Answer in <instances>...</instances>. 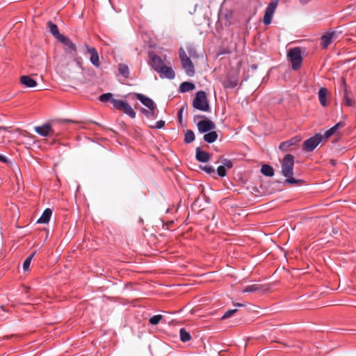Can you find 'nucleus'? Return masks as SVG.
Here are the masks:
<instances>
[{
  "instance_id": "f257e3e1",
  "label": "nucleus",
  "mask_w": 356,
  "mask_h": 356,
  "mask_svg": "<svg viewBox=\"0 0 356 356\" xmlns=\"http://www.w3.org/2000/svg\"><path fill=\"white\" fill-rule=\"evenodd\" d=\"M294 157L292 154H286L282 161V174L286 179L284 184L298 185L302 184V179H296L293 177V175Z\"/></svg>"
},
{
  "instance_id": "f03ea898",
  "label": "nucleus",
  "mask_w": 356,
  "mask_h": 356,
  "mask_svg": "<svg viewBox=\"0 0 356 356\" xmlns=\"http://www.w3.org/2000/svg\"><path fill=\"white\" fill-rule=\"evenodd\" d=\"M193 106L202 111H209L210 106L205 92L198 91L193 101Z\"/></svg>"
},
{
  "instance_id": "7ed1b4c3",
  "label": "nucleus",
  "mask_w": 356,
  "mask_h": 356,
  "mask_svg": "<svg viewBox=\"0 0 356 356\" xmlns=\"http://www.w3.org/2000/svg\"><path fill=\"white\" fill-rule=\"evenodd\" d=\"M59 41L66 47L65 50V52L71 54L74 57V60L76 64L80 67H82V59L80 57H76V47L72 40L64 35L63 37H61V39H60Z\"/></svg>"
},
{
  "instance_id": "20e7f679",
  "label": "nucleus",
  "mask_w": 356,
  "mask_h": 356,
  "mask_svg": "<svg viewBox=\"0 0 356 356\" xmlns=\"http://www.w3.org/2000/svg\"><path fill=\"white\" fill-rule=\"evenodd\" d=\"M287 56L292 64V69L293 70H298L302 62L300 49L299 47L290 49L288 51Z\"/></svg>"
},
{
  "instance_id": "39448f33",
  "label": "nucleus",
  "mask_w": 356,
  "mask_h": 356,
  "mask_svg": "<svg viewBox=\"0 0 356 356\" xmlns=\"http://www.w3.org/2000/svg\"><path fill=\"white\" fill-rule=\"evenodd\" d=\"M179 58L181 62L182 67L186 74L190 76L195 74V67L190 58L186 54L185 51L181 48L179 49Z\"/></svg>"
},
{
  "instance_id": "423d86ee",
  "label": "nucleus",
  "mask_w": 356,
  "mask_h": 356,
  "mask_svg": "<svg viewBox=\"0 0 356 356\" xmlns=\"http://www.w3.org/2000/svg\"><path fill=\"white\" fill-rule=\"evenodd\" d=\"M113 106L119 111L124 112L131 118H135L136 113L131 106L126 102L120 99H112Z\"/></svg>"
},
{
  "instance_id": "0eeeda50",
  "label": "nucleus",
  "mask_w": 356,
  "mask_h": 356,
  "mask_svg": "<svg viewBox=\"0 0 356 356\" xmlns=\"http://www.w3.org/2000/svg\"><path fill=\"white\" fill-rule=\"evenodd\" d=\"M323 135L321 134H316L304 142L302 149L305 152H312L318 146L321 142L323 141Z\"/></svg>"
},
{
  "instance_id": "6e6552de",
  "label": "nucleus",
  "mask_w": 356,
  "mask_h": 356,
  "mask_svg": "<svg viewBox=\"0 0 356 356\" xmlns=\"http://www.w3.org/2000/svg\"><path fill=\"white\" fill-rule=\"evenodd\" d=\"M277 1H272L270 2L265 10V14L263 19V22L266 25H268L272 22V18L273 16V14L275 13V10L276 9V7L277 6Z\"/></svg>"
},
{
  "instance_id": "1a4fd4ad",
  "label": "nucleus",
  "mask_w": 356,
  "mask_h": 356,
  "mask_svg": "<svg viewBox=\"0 0 356 356\" xmlns=\"http://www.w3.org/2000/svg\"><path fill=\"white\" fill-rule=\"evenodd\" d=\"M197 127L200 133H207L213 130L216 128V124L211 120L206 118L200 121L197 124Z\"/></svg>"
},
{
  "instance_id": "9d476101",
  "label": "nucleus",
  "mask_w": 356,
  "mask_h": 356,
  "mask_svg": "<svg viewBox=\"0 0 356 356\" xmlns=\"http://www.w3.org/2000/svg\"><path fill=\"white\" fill-rule=\"evenodd\" d=\"M238 83V75L236 72L229 73L222 82V85L225 88H234Z\"/></svg>"
},
{
  "instance_id": "9b49d317",
  "label": "nucleus",
  "mask_w": 356,
  "mask_h": 356,
  "mask_svg": "<svg viewBox=\"0 0 356 356\" xmlns=\"http://www.w3.org/2000/svg\"><path fill=\"white\" fill-rule=\"evenodd\" d=\"M270 285L269 284H254L252 285L247 286L243 290V293H256L259 291L266 292L269 291Z\"/></svg>"
},
{
  "instance_id": "f8f14e48",
  "label": "nucleus",
  "mask_w": 356,
  "mask_h": 356,
  "mask_svg": "<svg viewBox=\"0 0 356 356\" xmlns=\"http://www.w3.org/2000/svg\"><path fill=\"white\" fill-rule=\"evenodd\" d=\"M341 85L343 92V102L348 106H352L354 105V101L351 99L350 96V92L348 90V87L346 85V79L344 78H341Z\"/></svg>"
},
{
  "instance_id": "ddd939ff",
  "label": "nucleus",
  "mask_w": 356,
  "mask_h": 356,
  "mask_svg": "<svg viewBox=\"0 0 356 356\" xmlns=\"http://www.w3.org/2000/svg\"><path fill=\"white\" fill-rule=\"evenodd\" d=\"M34 130L38 134L42 136H52L54 134V131L50 124H44L42 126L35 127Z\"/></svg>"
},
{
  "instance_id": "4468645a",
  "label": "nucleus",
  "mask_w": 356,
  "mask_h": 356,
  "mask_svg": "<svg viewBox=\"0 0 356 356\" xmlns=\"http://www.w3.org/2000/svg\"><path fill=\"white\" fill-rule=\"evenodd\" d=\"M149 56L150 58V65L154 68V70L158 72L159 70H161L163 66L165 65L162 59L153 52L150 53Z\"/></svg>"
},
{
  "instance_id": "2eb2a0df",
  "label": "nucleus",
  "mask_w": 356,
  "mask_h": 356,
  "mask_svg": "<svg viewBox=\"0 0 356 356\" xmlns=\"http://www.w3.org/2000/svg\"><path fill=\"white\" fill-rule=\"evenodd\" d=\"M302 140L299 136H295L289 140L282 142L280 144L279 149L282 152H286L289 150L291 146L298 144Z\"/></svg>"
},
{
  "instance_id": "dca6fc26",
  "label": "nucleus",
  "mask_w": 356,
  "mask_h": 356,
  "mask_svg": "<svg viewBox=\"0 0 356 356\" xmlns=\"http://www.w3.org/2000/svg\"><path fill=\"white\" fill-rule=\"evenodd\" d=\"M86 47L88 53L90 55V62L94 66L99 67L100 66L99 57L96 49L94 47H90L88 45H86Z\"/></svg>"
},
{
  "instance_id": "f3484780",
  "label": "nucleus",
  "mask_w": 356,
  "mask_h": 356,
  "mask_svg": "<svg viewBox=\"0 0 356 356\" xmlns=\"http://www.w3.org/2000/svg\"><path fill=\"white\" fill-rule=\"evenodd\" d=\"M136 98L140 101V102L147 107L149 110L156 109V106L154 102L150 98L145 97V95L136 93Z\"/></svg>"
},
{
  "instance_id": "a211bd4d",
  "label": "nucleus",
  "mask_w": 356,
  "mask_h": 356,
  "mask_svg": "<svg viewBox=\"0 0 356 356\" xmlns=\"http://www.w3.org/2000/svg\"><path fill=\"white\" fill-rule=\"evenodd\" d=\"M158 73L160 74L161 78L172 79L175 76V74L173 70L170 67H167L166 65L163 66V67L158 72Z\"/></svg>"
},
{
  "instance_id": "6ab92c4d",
  "label": "nucleus",
  "mask_w": 356,
  "mask_h": 356,
  "mask_svg": "<svg viewBox=\"0 0 356 356\" xmlns=\"http://www.w3.org/2000/svg\"><path fill=\"white\" fill-rule=\"evenodd\" d=\"M47 26L49 29V31L51 32V33L59 41L60 39H61V37H63L64 35L60 34L59 33V31H58V26L56 24H55L54 23H53L51 21H49L47 22Z\"/></svg>"
},
{
  "instance_id": "aec40b11",
  "label": "nucleus",
  "mask_w": 356,
  "mask_h": 356,
  "mask_svg": "<svg viewBox=\"0 0 356 356\" xmlns=\"http://www.w3.org/2000/svg\"><path fill=\"white\" fill-rule=\"evenodd\" d=\"M195 157L200 162H207L210 159V155L205 151L201 150L200 147L196 149Z\"/></svg>"
},
{
  "instance_id": "412c9836",
  "label": "nucleus",
  "mask_w": 356,
  "mask_h": 356,
  "mask_svg": "<svg viewBox=\"0 0 356 356\" xmlns=\"http://www.w3.org/2000/svg\"><path fill=\"white\" fill-rule=\"evenodd\" d=\"M20 82L27 88H34L37 86L36 81L29 76H22Z\"/></svg>"
},
{
  "instance_id": "4be33fe9",
  "label": "nucleus",
  "mask_w": 356,
  "mask_h": 356,
  "mask_svg": "<svg viewBox=\"0 0 356 356\" xmlns=\"http://www.w3.org/2000/svg\"><path fill=\"white\" fill-rule=\"evenodd\" d=\"M328 94V90L325 88H321L318 90V99L321 104L323 106L327 105V95Z\"/></svg>"
},
{
  "instance_id": "5701e85b",
  "label": "nucleus",
  "mask_w": 356,
  "mask_h": 356,
  "mask_svg": "<svg viewBox=\"0 0 356 356\" xmlns=\"http://www.w3.org/2000/svg\"><path fill=\"white\" fill-rule=\"evenodd\" d=\"M52 214V211L50 209H46L40 218L37 220L38 223H47L51 218V216Z\"/></svg>"
},
{
  "instance_id": "b1692460",
  "label": "nucleus",
  "mask_w": 356,
  "mask_h": 356,
  "mask_svg": "<svg viewBox=\"0 0 356 356\" xmlns=\"http://www.w3.org/2000/svg\"><path fill=\"white\" fill-rule=\"evenodd\" d=\"M218 134L215 131H210L204 135L203 138L204 141L208 143H212L215 142L218 138Z\"/></svg>"
},
{
  "instance_id": "393cba45",
  "label": "nucleus",
  "mask_w": 356,
  "mask_h": 356,
  "mask_svg": "<svg viewBox=\"0 0 356 356\" xmlns=\"http://www.w3.org/2000/svg\"><path fill=\"white\" fill-rule=\"evenodd\" d=\"M195 88V85L191 82H183L181 83L179 87V90L181 92H186L191 90H193Z\"/></svg>"
},
{
  "instance_id": "a878e982",
  "label": "nucleus",
  "mask_w": 356,
  "mask_h": 356,
  "mask_svg": "<svg viewBox=\"0 0 356 356\" xmlns=\"http://www.w3.org/2000/svg\"><path fill=\"white\" fill-rule=\"evenodd\" d=\"M261 172L263 175L268 177H273L274 175L273 168L267 164H264L261 166Z\"/></svg>"
},
{
  "instance_id": "bb28decb",
  "label": "nucleus",
  "mask_w": 356,
  "mask_h": 356,
  "mask_svg": "<svg viewBox=\"0 0 356 356\" xmlns=\"http://www.w3.org/2000/svg\"><path fill=\"white\" fill-rule=\"evenodd\" d=\"M180 339L182 342L189 341L191 339V334L185 328H181L179 330Z\"/></svg>"
},
{
  "instance_id": "cd10ccee",
  "label": "nucleus",
  "mask_w": 356,
  "mask_h": 356,
  "mask_svg": "<svg viewBox=\"0 0 356 356\" xmlns=\"http://www.w3.org/2000/svg\"><path fill=\"white\" fill-rule=\"evenodd\" d=\"M218 163H221L222 166H225V168L227 169H231L233 167V163L231 160L223 158V157H219Z\"/></svg>"
},
{
  "instance_id": "c85d7f7f",
  "label": "nucleus",
  "mask_w": 356,
  "mask_h": 356,
  "mask_svg": "<svg viewBox=\"0 0 356 356\" xmlns=\"http://www.w3.org/2000/svg\"><path fill=\"white\" fill-rule=\"evenodd\" d=\"M332 42V38L327 33L321 37V46L323 49H326Z\"/></svg>"
},
{
  "instance_id": "c756f323",
  "label": "nucleus",
  "mask_w": 356,
  "mask_h": 356,
  "mask_svg": "<svg viewBox=\"0 0 356 356\" xmlns=\"http://www.w3.org/2000/svg\"><path fill=\"white\" fill-rule=\"evenodd\" d=\"M195 140V134L192 130H188L184 136V142L191 143Z\"/></svg>"
},
{
  "instance_id": "7c9ffc66",
  "label": "nucleus",
  "mask_w": 356,
  "mask_h": 356,
  "mask_svg": "<svg viewBox=\"0 0 356 356\" xmlns=\"http://www.w3.org/2000/svg\"><path fill=\"white\" fill-rule=\"evenodd\" d=\"M118 70H119V72L121 75H122L125 78H127L129 76V67H127V65H126L124 64H120Z\"/></svg>"
},
{
  "instance_id": "2f4dec72",
  "label": "nucleus",
  "mask_w": 356,
  "mask_h": 356,
  "mask_svg": "<svg viewBox=\"0 0 356 356\" xmlns=\"http://www.w3.org/2000/svg\"><path fill=\"white\" fill-rule=\"evenodd\" d=\"M99 99L102 102H106L108 101H111L112 102V99H114L113 98V94L110 92L100 95Z\"/></svg>"
},
{
  "instance_id": "473e14b6",
  "label": "nucleus",
  "mask_w": 356,
  "mask_h": 356,
  "mask_svg": "<svg viewBox=\"0 0 356 356\" xmlns=\"http://www.w3.org/2000/svg\"><path fill=\"white\" fill-rule=\"evenodd\" d=\"M34 255H35V252H33L25 259V261L23 263L24 270H26L29 269L31 262V260H32L33 257H34Z\"/></svg>"
},
{
  "instance_id": "72a5a7b5",
  "label": "nucleus",
  "mask_w": 356,
  "mask_h": 356,
  "mask_svg": "<svg viewBox=\"0 0 356 356\" xmlns=\"http://www.w3.org/2000/svg\"><path fill=\"white\" fill-rule=\"evenodd\" d=\"M163 316L161 314L155 315L151 317L149 320V323L152 325H157L162 320Z\"/></svg>"
},
{
  "instance_id": "f704fd0d",
  "label": "nucleus",
  "mask_w": 356,
  "mask_h": 356,
  "mask_svg": "<svg viewBox=\"0 0 356 356\" xmlns=\"http://www.w3.org/2000/svg\"><path fill=\"white\" fill-rule=\"evenodd\" d=\"M337 130V129L334 127H332L329 130L326 131L325 132L324 135H323V139L326 140L328 138H330L332 135H333L336 132Z\"/></svg>"
},
{
  "instance_id": "c9c22d12",
  "label": "nucleus",
  "mask_w": 356,
  "mask_h": 356,
  "mask_svg": "<svg viewBox=\"0 0 356 356\" xmlns=\"http://www.w3.org/2000/svg\"><path fill=\"white\" fill-rule=\"evenodd\" d=\"M337 130V129L334 127H332L329 130L326 131L325 132L324 135H323V139L326 140L328 138H330L332 135H333L336 132Z\"/></svg>"
},
{
  "instance_id": "e433bc0d",
  "label": "nucleus",
  "mask_w": 356,
  "mask_h": 356,
  "mask_svg": "<svg viewBox=\"0 0 356 356\" xmlns=\"http://www.w3.org/2000/svg\"><path fill=\"white\" fill-rule=\"evenodd\" d=\"M237 309H229L222 316V319L229 318L237 312Z\"/></svg>"
},
{
  "instance_id": "4c0bfd02",
  "label": "nucleus",
  "mask_w": 356,
  "mask_h": 356,
  "mask_svg": "<svg viewBox=\"0 0 356 356\" xmlns=\"http://www.w3.org/2000/svg\"><path fill=\"white\" fill-rule=\"evenodd\" d=\"M226 169L225 168V166H222V165H220V166L218 167L217 168V173L218 175L221 177H224L226 176L227 175V172H226Z\"/></svg>"
},
{
  "instance_id": "58836bf2",
  "label": "nucleus",
  "mask_w": 356,
  "mask_h": 356,
  "mask_svg": "<svg viewBox=\"0 0 356 356\" xmlns=\"http://www.w3.org/2000/svg\"><path fill=\"white\" fill-rule=\"evenodd\" d=\"M188 54H189L188 57H191L193 58H195L198 57L195 48L193 47H188Z\"/></svg>"
},
{
  "instance_id": "ea45409f",
  "label": "nucleus",
  "mask_w": 356,
  "mask_h": 356,
  "mask_svg": "<svg viewBox=\"0 0 356 356\" xmlns=\"http://www.w3.org/2000/svg\"><path fill=\"white\" fill-rule=\"evenodd\" d=\"M201 169L209 175L215 172L214 168L211 165H205L204 167H201Z\"/></svg>"
},
{
  "instance_id": "a19ab883",
  "label": "nucleus",
  "mask_w": 356,
  "mask_h": 356,
  "mask_svg": "<svg viewBox=\"0 0 356 356\" xmlns=\"http://www.w3.org/2000/svg\"><path fill=\"white\" fill-rule=\"evenodd\" d=\"M165 125V121L163 120H159L156 122L154 125H151L150 127L152 129H161Z\"/></svg>"
},
{
  "instance_id": "79ce46f5",
  "label": "nucleus",
  "mask_w": 356,
  "mask_h": 356,
  "mask_svg": "<svg viewBox=\"0 0 356 356\" xmlns=\"http://www.w3.org/2000/svg\"><path fill=\"white\" fill-rule=\"evenodd\" d=\"M327 34L329 35V36L332 38V40L333 41V40H335L337 39L339 32H338L337 31H334L330 33H327Z\"/></svg>"
},
{
  "instance_id": "37998d69",
  "label": "nucleus",
  "mask_w": 356,
  "mask_h": 356,
  "mask_svg": "<svg viewBox=\"0 0 356 356\" xmlns=\"http://www.w3.org/2000/svg\"><path fill=\"white\" fill-rule=\"evenodd\" d=\"M345 126V123L343 122H339L338 123H337L334 127L337 129H339L340 128H342Z\"/></svg>"
},
{
  "instance_id": "c03bdc74",
  "label": "nucleus",
  "mask_w": 356,
  "mask_h": 356,
  "mask_svg": "<svg viewBox=\"0 0 356 356\" xmlns=\"http://www.w3.org/2000/svg\"><path fill=\"white\" fill-rule=\"evenodd\" d=\"M141 111L142 113L146 115L147 117H150V110L149 111H147L146 110L145 108H142L141 109Z\"/></svg>"
},
{
  "instance_id": "a18cd8bd",
  "label": "nucleus",
  "mask_w": 356,
  "mask_h": 356,
  "mask_svg": "<svg viewBox=\"0 0 356 356\" xmlns=\"http://www.w3.org/2000/svg\"><path fill=\"white\" fill-rule=\"evenodd\" d=\"M184 110V108H181L179 112H178V118H179V121L181 122V118H182V111Z\"/></svg>"
},
{
  "instance_id": "49530a36",
  "label": "nucleus",
  "mask_w": 356,
  "mask_h": 356,
  "mask_svg": "<svg viewBox=\"0 0 356 356\" xmlns=\"http://www.w3.org/2000/svg\"><path fill=\"white\" fill-rule=\"evenodd\" d=\"M311 0H300V3L302 5V6H305L306 4H307Z\"/></svg>"
},
{
  "instance_id": "de8ad7c7",
  "label": "nucleus",
  "mask_w": 356,
  "mask_h": 356,
  "mask_svg": "<svg viewBox=\"0 0 356 356\" xmlns=\"http://www.w3.org/2000/svg\"><path fill=\"white\" fill-rule=\"evenodd\" d=\"M0 161L3 163H6L8 161L7 159L2 155H0Z\"/></svg>"
},
{
  "instance_id": "09e8293b",
  "label": "nucleus",
  "mask_w": 356,
  "mask_h": 356,
  "mask_svg": "<svg viewBox=\"0 0 356 356\" xmlns=\"http://www.w3.org/2000/svg\"><path fill=\"white\" fill-rule=\"evenodd\" d=\"M150 117L156 118L155 109L150 110Z\"/></svg>"
},
{
  "instance_id": "8fccbe9b",
  "label": "nucleus",
  "mask_w": 356,
  "mask_h": 356,
  "mask_svg": "<svg viewBox=\"0 0 356 356\" xmlns=\"http://www.w3.org/2000/svg\"><path fill=\"white\" fill-rule=\"evenodd\" d=\"M234 305L237 306V307H244L245 306V305L241 304V303H234Z\"/></svg>"
},
{
  "instance_id": "3c124183",
  "label": "nucleus",
  "mask_w": 356,
  "mask_h": 356,
  "mask_svg": "<svg viewBox=\"0 0 356 356\" xmlns=\"http://www.w3.org/2000/svg\"><path fill=\"white\" fill-rule=\"evenodd\" d=\"M201 116H195V118H200Z\"/></svg>"
},
{
  "instance_id": "603ef678",
  "label": "nucleus",
  "mask_w": 356,
  "mask_h": 356,
  "mask_svg": "<svg viewBox=\"0 0 356 356\" xmlns=\"http://www.w3.org/2000/svg\"><path fill=\"white\" fill-rule=\"evenodd\" d=\"M331 162H332V165H334V161H332Z\"/></svg>"
}]
</instances>
